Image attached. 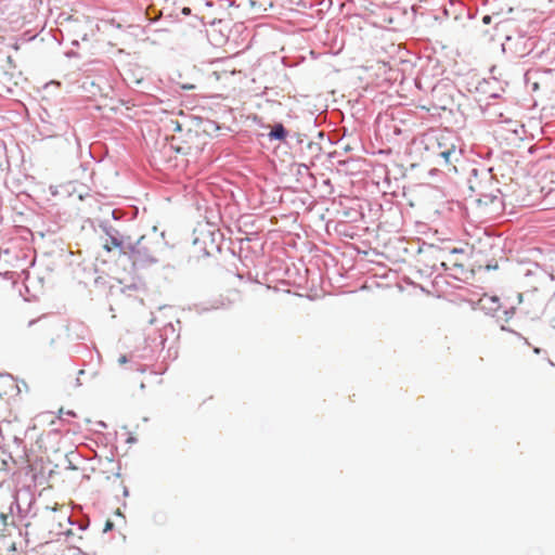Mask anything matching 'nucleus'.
<instances>
[{"instance_id": "nucleus-22", "label": "nucleus", "mask_w": 555, "mask_h": 555, "mask_svg": "<svg viewBox=\"0 0 555 555\" xmlns=\"http://www.w3.org/2000/svg\"><path fill=\"white\" fill-rule=\"evenodd\" d=\"M75 385H76L77 387H79V386L81 385V383H80V377H79V376L76 378V383H75Z\"/></svg>"}, {"instance_id": "nucleus-26", "label": "nucleus", "mask_w": 555, "mask_h": 555, "mask_svg": "<svg viewBox=\"0 0 555 555\" xmlns=\"http://www.w3.org/2000/svg\"><path fill=\"white\" fill-rule=\"evenodd\" d=\"M83 374H85V371H83V370H80V371L78 372V376H82Z\"/></svg>"}, {"instance_id": "nucleus-18", "label": "nucleus", "mask_w": 555, "mask_h": 555, "mask_svg": "<svg viewBox=\"0 0 555 555\" xmlns=\"http://www.w3.org/2000/svg\"><path fill=\"white\" fill-rule=\"evenodd\" d=\"M122 494H124V496H128L129 495V490H128L127 487H124Z\"/></svg>"}, {"instance_id": "nucleus-21", "label": "nucleus", "mask_w": 555, "mask_h": 555, "mask_svg": "<svg viewBox=\"0 0 555 555\" xmlns=\"http://www.w3.org/2000/svg\"><path fill=\"white\" fill-rule=\"evenodd\" d=\"M491 170L492 169L481 170V173H483L485 176H489L491 173Z\"/></svg>"}, {"instance_id": "nucleus-6", "label": "nucleus", "mask_w": 555, "mask_h": 555, "mask_svg": "<svg viewBox=\"0 0 555 555\" xmlns=\"http://www.w3.org/2000/svg\"><path fill=\"white\" fill-rule=\"evenodd\" d=\"M67 331L72 339L83 340L88 336V328L79 322L69 323Z\"/></svg>"}, {"instance_id": "nucleus-20", "label": "nucleus", "mask_w": 555, "mask_h": 555, "mask_svg": "<svg viewBox=\"0 0 555 555\" xmlns=\"http://www.w3.org/2000/svg\"><path fill=\"white\" fill-rule=\"evenodd\" d=\"M517 301H518V304H520L522 301V294H520V293L517 294Z\"/></svg>"}, {"instance_id": "nucleus-27", "label": "nucleus", "mask_w": 555, "mask_h": 555, "mask_svg": "<svg viewBox=\"0 0 555 555\" xmlns=\"http://www.w3.org/2000/svg\"><path fill=\"white\" fill-rule=\"evenodd\" d=\"M134 441H135V439H134V438H129V439H128V442H134Z\"/></svg>"}, {"instance_id": "nucleus-3", "label": "nucleus", "mask_w": 555, "mask_h": 555, "mask_svg": "<svg viewBox=\"0 0 555 555\" xmlns=\"http://www.w3.org/2000/svg\"><path fill=\"white\" fill-rule=\"evenodd\" d=\"M434 163L440 170L450 175L459 171V165L463 164V153L460 147L450 146L449 150L440 152V155L433 157Z\"/></svg>"}, {"instance_id": "nucleus-12", "label": "nucleus", "mask_w": 555, "mask_h": 555, "mask_svg": "<svg viewBox=\"0 0 555 555\" xmlns=\"http://www.w3.org/2000/svg\"><path fill=\"white\" fill-rule=\"evenodd\" d=\"M114 527L113 522L112 521H106L105 524V528H104V532H107L108 530H112Z\"/></svg>"}, {"instance_id": "nucleus-28", "label": "nucleus", "mask_w": 555, "mask_h": 555, "mask_svg": "<svg viewBox=\"0 0 555 555\" xmlns=\"http://www.w3.org/2000/svg\"><path fill=\"white\" fill-rule=\"evenodd\" d=\"M35 323V320L29 321L28 325L31 326Z\"/></svg>"}, {"instance_id": "nucleus-4", "label": "nucleus", "mask_w": 555, "mask_h": 555, "mask_svg": "<svg viewBox=\"0 0 555 555\" xmlns=\"http://www.w3.org/2000/svg\"><path fill=\"white\" fill-rule=\"evenodd\" d=\"M100 229L108 236V242L114 248L119 250V254H124L128 244H130L131 236L122 235L119 230L115 229L108 221L103 220L99 224Z\"/></svg>"}, {"instance_id": "nucleus-2", "label": "nucleus", "mask_w": 555, "mask_h": 555, "mask_svg": "<svg viewBox=\"0 0 555 555\" xmlns=\"http://www.w3.org/2000/svg\"><path fill=\"white\" fill-rule=\"evenodd\" d=\"M479 308L489 315L496 318L498 322H507L515 314V307H504L500 302L499 297L496 296H483L479 299Z\"/></svg>"}, {"instance_id": "nucleus-15", "label": "nucleus", "mask_w": 555, "mask_h": 555, "mask_svg": "<svg viewBox=\"0 0 555 555\" xmlns=\"http://www.w3.org/2000/svg\"><path fill=\"white\" fill-rule=\"evenodd\" d=\"M501 330H502V331H507V332H511V333L516 334L517 336H520L518 333H516V332H514L513 330H511V328L506 327L504 324H502V325H501Z\"/></svg>"}, {"instance_id": "nucleus-11", "label": "nucleus", "mask_w": 555, "mask_h": 555, "mask_svg": "<svg viewBox=\"0 0 555 555\" xmlns=\"http://www.w3.org/2000/svg\"><path fill=\"white\" fill-rule=\"evenodd\" d=\"M112 217H113V219H115V220L120 219V217H121V212H120V210H118V209H113V210H112Z\"/></svg>"}, {"instance_id": "nucleus-23", "label": "nucleus", "mask_w": 555, "mask_h": 555, "mask_svg": "<svg viewBox=\"0 0 555 555\" xmlns=\"http://www.w3.org/2000/svg\"><path fill=\"white\" fill-rule=\"evenodd\" d=\"M66 415H68V416H75L76 414H75V412H74V411H67V412H66Z\"/></svg>"}, {"instance_id": "nucleus-25", "label": "nucleus", "mask_w": 555, "mask_h": 555, "mask_svg": "<svg viewBox=\"0 0 555 555\" xmlns=\"http://www.w3.org/2000/svg\"><path fill=\"white\" fill-rule=\"evenodd\" d=\"M99 425H100V427H103V428L106 427V424L104 422H100Z\"/></svg>"}, {"instance_id": "nucleus-1", "label": "nucleus", "mask_w": 555, "mask_h": 555, "mask_svg": "<svg viewBox=\"0 0 555 555\" xmlns=\"http://www.w3.org/2000/svg\"><path fill=\"white\" fill-rule=\"evenodd\" d=\"M157 245L146 235L130 241L124 254L135 268H147L158 262Z\"/></svg>"}, {"instance_id": "nucleus-30", "label": "nucleus", "mask_w": 555, "mask_h": 555, "mask_svg": "<svg viewBox=\"0 0 555 555\" xmlns=\"http://www.w3.org/2000/svg\"><path fill=\"white\" fill-rule=\"evenodd\" d=\"M553 297L555 298V292L553 293Z\"/></svg>"}, {"instance_id": "nucleus-24", "label": "nucleus", "mask_w": 555, "mask_h": 555, "mask_svg": "<svg viewBox=\"0 0 555 555\" xmlns=\"http://www.w3.org/2000/svg\"><path fill=\"white\" fill-rule=\"evenodd\" d=\"M104 248H105L107 251H111V250H112V246H109L108 244H105V245H104Z\"/></svg>"}, {"instance_id": "nucleus-29", "label": "nucleus", "mask_w": 555, "mask_h": 555, "mask_svg": "<svg viewBox=\"0 0 555 555\" xmlns=\"http://www.w3.org/2000/svg\"><path fill=\"white\" fill-rule=\"evenodd\" d=\"M63 124H64V128H67V126H68L67 121L64 120Z\"/></svg>"}, {"instance_id": "nucleus-17", "label": "nucleus", "mask_w": 555, "mask_h": 555, "mask_svg": "<svg viewBox=\"0 0 555 555\" xmlns=\"http://www.w3.org/2000/svg\"><path fill=\"white\" fill-rule=\"evenodd\" d=\"M490 21H491V16H489V15H485V16H483V18H482V22H483L485 24H489V23H490Z\"/></svg>"}, {"instance_id": "nucleus-9", "label": "nucleus", "mask_w": 555, "mask_h": 555, "mask_svg": "<svg viewBox=\"0 0 555 555\" xmlns=\"http://www.w3.org/2000/svg\"><path fill=\"white\" fill-rule=\"evenodd\" d=\"M211 235V233H206L202 235V237H195L193 241V244L195 246H198L199 249L203 250L204 255L208 256L210 254L209 249L206 246V238H208Z\"/></svg>"}, {"instance_id": "nucleus-14", "label": "nucleus", "mask_w": 555, "mask_h": 555, "mask_svg": "<svg viewBox=\"0 0 555 555\" xmlns=\"http://www.w3.org/2000/svg\"><path fill=\"white\" fill-rule=\"evenodd\" d=\"M181 12L183 15L188 16L191 14V9L188 7H184Z\"/></svg>"}, {"instance_id": "nucleus-5", "label": "nucleus", "mask_w": 555, "mask_h": 555, "mask_svg": "<svg viewBox=\"0 0 555 555\" xmlns=\"http://www.w3.org/2000/svg\"><path fill=\"white\" fill-rule=\"evenodd\" d=\"M450 146H455V143L451 142L449 138L441 135L435 138V140L430 139V142L426 145V150L430 151L434 157L440 155V152L449 150Z\"/></svg>"}, {"instance_id": "nucleus-13", "label": "nucleus", "mask_w": 555, "mask_h": 555, "mask_svg": "<svg viewBox=\"0 0 555 555\" xmlns=\"http://www.w3.org/2000/svg\"><path fill=\"white\" fill-rule=\"evenodd\" d=\"M308 147L309 149H315V150H320L319 145L317 143H313L311 141L308 142Z\"/></svg>"}, {"instance_id": "nucleus-7", "label": "nucleus", "mask_w": 555, "mask_h": 555, "mask_svg": "<svg viewBox=\"0 0 555 555\" xmlns=\"http://www.w3.org/2000/svg\"><path fill=\"white\" fill-rule=\"evenodd\" d=\"M288 134V131L283 126V124L278 122L274 124L271 128L270 132L268 133V138L271 141H284Z\"/></svg>"}, {"instance_id": "nucleus-10", "label": "nucleus", "mask_w": 555, "mask_h": 555, "mask_svg": "<svg viewBox=\"0 0 555 555\" xmlns=\"http://www.w3.org/2000/svg\"><path fill=\"white\" fill-rule=\"evenodd\" d=\"M33 503H34L33 499H29L28 504H27V508H23L22 505H21L20 499H16V501L11 505V511H13V505L15 504L16 508H17V512L21 515V517H27L29 515V513H30V508H31Z\"/></svg>"}, {"instance_id": "nucleus-16", "label": "nucleus", "mask_w": 555, "mask_h": 555, "mask_svg": "<svg viewBox=\"0 0 555 555\" xmlns=\"http://www.w3.org/2000/svg\"><path fill=\"white\" fill-rule=\"evenodd\" d=\"M127 361H128V359H127V357H126V356H120V357H119V359H118V362H119L120 364H124V363H126Z\"/></svg>"}, {"instance_id": "nucleus-8", "label": "nucleus", "mask_w": 555, "mask_h": 555, "mask_svg": "<svg viewBox=\"0 0 555 555\" xmlns=\"http://www.w3.org/2000/svg\"><path fill=\"white\" fill-rule=\"evenodd\" d=\"M480 170L477 168H473L470 170V177L468 178V185L472 192H476L479 195H482V192L479 190V188L476 185V179L479 175Z\"/></svg>"}, {"instance_id": "nucleus-19", "label": "nucleus", "mask_w": 555, "mask_h": 555, "mask_svg": "<svg viewBox=\"0 0 555 555\" xmlns=\"http://www.w3.org/2000/svg\"><path fill=\"white\" fill-rule=\"evenodd\" d=\"M489 198H490V202H494V199H496V198H498V195L490 194V195H489Z\"/></svg>"}]
</instances>
